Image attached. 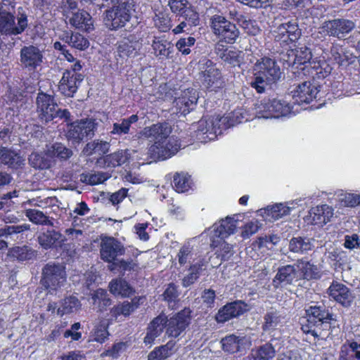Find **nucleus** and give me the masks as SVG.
Returning <instances> with one entry per match:
<instances>
[{
    "label": "nucleus",
    "mask_w": 360,
    "mask_h": 360,
    "mask_svg": "<svg viewBox=\"0 0 360 360\" xmlns=\"http://www.w3.org/2000/svg\"><path fill=\"white\" fill-rule=\"evenodd\" d=\"M337 206L354 207L360 205V195L340 193L338 195Z\"/></svg>",
    "instance_id": "54"
},
{
    "label": "nucleus",
    "mask_w": 360,
    "mask_h": 360,
    "mask_svg": "<svg viewBox=\"0 0 360 360\" xmlns=\"http://www.w3.org/2000/svg\"><path fill=\"white\" fill-rule=\"evenodd\" d=\"M129 158V154L127 150H118L105 158V162L108 167H115L125 163Z\"/></svg>",
    "instance_id": "55"
},
{
    "label": "nucleus",
    "mask_w": 360,
    "mask_h": 360,
    "mask_svg": "<svg viewBox=\"0 0 360 360\" xmlns=\"http://www.w3.org/2000/svg\"><path fill=\"white\" fill-rule=\"evenodd\" d=\"M276 355V349L271 343H265L255 347L244 360H272Z\"/></svg>",
    "instance_id": "36"
},
{
    "label": "nucleus",
    "mask_w": 360,
    "mask_h": 360,
    "mask_svg": "<svg viewBox=\"0 0 360 360\" xmlns=\"http://www.w3.org/2000/svg\"><path fill=\"white\" fill-rule=\"evenodd\" d=\"M190 313L189 309H184L169 319H167L166 334L173 338L180 335L189 324Z\"/></svg>",
    "instance_id": "16"
},
{
    "label": "nucleus",
    "mask_w": 360,
    "mask_h": 360,
    "mask_svg": "<svg viewBox=\"0 0 360 360\" xmlns=\"http://www.w3.org/2000/svg\"><path fill=\"white\" fill-rule=\"evenodd\" d=\"M112 7L106 11L105 23L110 30L124 27L131 17L134 8L133 0H110Z\"/></svg>",
    "instance_id": "4"
},
{
    "label": "nucleus",
    "mask_w": 360,
    "mask_h": 360,
    "mask_svg": "<svg viewBox=\"0 0 360 360\" xmlns=\"http://www.w3.org/2000/svg\"><path fill=\"white\" fill-rule=\"evenodd\" d=\"M238 221L233 217H227L215 223L210 229V236L226 238L233 234L237 228Z\"/></svg>",
    "instance_id": "29"
},
{
    "label": "nucleus",
    "mask_w": 360,
    "mask_h": 360,
    "mask_svg": "<svg viewBox=\"0 0 360 360\" xmlns=\"http://www.w3.org/2000/svg\"><path fill=\"white\" fill-rule=\"evenodd\" d=\"M181 145L176 137L172 136L165 141L154 143L148 149L150 157L158 160H165L174 155Z\"/></svg>",
    "instance_id": "10"
},
{
    "label": "nucleus",
    "mask_w": 360,
    "mask_h": 360,
    "mask_svg": "<svg viewBox=\"0 0 360 360\" xmlns=\"http://www.w3.org/2000/svg\"><path fill=\"white\" fill-rule=\"evenodd\" d=\"M333 208L326 204L313 207L309 211L307 220L314 225L323 226L331 221L333 217Z\"/></svg>",
    "instance_id": "22"
},
{
    "label": "nucleus",
    "mask_w": 360,
    "mask_h": 360,
    "mask_svg": "<svg viewBox=\"0 0 360 360\" xmlns=\"http://www.w3.org/2000/svg\"><path fill=\"white\" fill-rule=\"evenodd\" d=\"M247 305L242 301L229 303L221 308L215 316L218 323H224L243 314Z\"/></svg>",
    "instance_id": "27"
},
{
    "label": "nucleus",
    "mask_w": 360,
    "mask_h": 360,
    "mask_svg": "<svg viewBox=\"0 0 360 360\" xmlns=\"http://www.w3.org/2000/svg\"><path fill=\"white\" fill-rule=\"evenodd\" d=\"M298 277L297 267L292 265H286L278 269L272 283L275 288H278L292 283Z\"/></svg>",
    "instance_id": "31"
},
{
    "label": "nucleus",
    "mask_w": 360,
    "mask_h": 360,
    "mask_svg": "<svg viewBox=\"0 0 360 360\" xmlns=\"http://www.w3.org/2000/svg\"><path fill=\"white\" fill-rule=\"evenodd\" d=\"M200 78L207 88H219L222 84L219 70L210 60L204 58L199 61Z\"/></svg>",
    "instance_id": "9"
},
{
    "label": "nucleus",
    "mask_w": 360,
    "mask_h": 360,
    "mask_svg": "<svg viewBox=\"0 0 360 360\" xmlns=\"http://www.w3.org/2000/svg\"><path fill=\"white\" fill-rule=\"evenodd\" d=\"M222 117L228 118V122H226L227 129L236 124L252 120L251 115L243 108L236 109L229 115L223 116Z\"/></svg>",
    "instance_id": "50"
},
{
    "label": "nucleus",
    "mask_w": 360,
    "mask_h": 360,
    "mask_svg": "<svg viewBox=\"0 0 360 360\" xmlns=\"http://www.w3.org/2000/svg\"><path fill=\"white\" fill-rule=\"evenodd\" d=\"M123 245L116 238L110 236L101 238L100 244L101 258L108 263H115L117 257L124 254Z\"/></svg>",
    "instance_id": "12"
},
{
    "label": "nucleus",
    "mask_w": 360,
    "mask_h": 360,
    "mask_svg": "<svg viewBox=\"0 0 360 360\" xmlns=\"http://www.w3.org/2000/svg\"><path fill=\"white\" fill-rule=\"evenodd\" d=\"M204 266L205 265H199V263L198 262L191 266L188 268L189 273L185 276L182 280L183 286L188 287L189 285L193 284L199 278L200 271Z\"/></svg>",
    "instance_id": "58"
},
{
    "label": "nucleus",
    "mask_w": 360,
    "mask_h": 360,
    "mask_svg": "<svg viewBox=\"0 0 360 360\" xmlns=\"http://www.w3.org/2000/svg\"><path fill=\"white\" fill-rule=\"evenodd\" d=\"M215 52L223 62L233 67H239L243 61L244 53L243 51L234 48L227 49L221 41L217 43Z\"/></svg>",
    "instance_id": "23"
},
{
    "label": "nucleus",
    "mask_w": 360,
    "mask_h": 360,
    "mask_svg": "<svg viewBox=\"0 0 360 360\" xmlns=\"http://www.w3.org/2000/svg\"><path fill=\"white\" fill-rule=\"evenodd\" d=\"M110 291L115 296L129 297L134 292L133 288L124 280L115 279L109 284Z\"/></svg>",
    "instance_id": "46"
},
{
    "label": "nucleus",
    "mask_w": 360,
    "mask_h": 360,
    "mask_svg": "<svg viewBox=\"0 0 360 360\" xmlns=\"http://www.w3.org/2000/svg\"><path fill=\"white\" fill-rule=\"evenodd\" d=\"M42 61L43 54L38 47L30 45L21 49L20 63L24 68L34 71L41 65Z\"/></svg>",
    "instance_id": "19"
},
{
    "label": "nucleus",
    "mask_w": 360,
    "mask_h": 360,
    "mask_svg": "<svg viewBox=\"0 0 360 360\" xmlns=\"http://www.w3.org/2000/svg\"><path fill=\"white\" fill-rule=\"evenodd\" d=\"M301 31L296 22L291 21L280 25L276 30L275 39L281 43L288 44L300 38Z\"/></svg>",
    "instance_id": "26"
},
{
    "label": "nucleus",
    "mask_w": 360,
    "mask_h": 360,
    "mask_svg": "<svg viewBox=\"0 0 360 360\" xmlns=\"http://www.w3.org/2000/svg\"><path fill=\"white\" fill-rule=\"evenodd\" d=\"M210 27L213 33L220 40L227 43L233 44L238 38L240 32L236 25L231 23L225 17L214 15L210 18Z\"/></svg>",
    "instance_id": "7"
},
{
    "label": "nucleus",
    "mask_w": 360,
    "mask_h": 360,
    "mask_svg": "<svg viewBox=\"0 0 360 360\" xmlns=\"http://www.w3.org/2000/svg\"><path fill=\"white\" fill-rule=\"evenodd\" d=\"M254 80L251 86L257 93L264 92L266 86L279 79L281 72L276 62L267 57L258 60L253 68Z\"/></svg>",
    "instance_id": "1"
},
{
    "label": "nucleus",
    "mask_w": 360,
    "mask_h": 360,
    "mask_svg": "<svg viewBox=\"0 0 360 360\" xmlns=\"http://www.w3.org/2000/svg\"><path fill=\"white\" fill-rule=\"evenodd\" d=\"M96 123L91 120H82L68 126L66 137L72 143H79L84 138L94 134Z\"/></svg>",
    "instance_id": "11"
},
{
    "label": "nucleus",
    "mask_w": 360,
    "mask_h": 360,
    "mask_svg": "<svg viewBox=\"0 0 360 360\" xmlns=\"http://www.w3.org/2000/svg\"><path fill=\"white\" fill-rule=\"evenodd\" d=\"M176 258L181 266L190 267L196 262L199 265L205 264V259L198 254L192 240L187 241L179 248Z\"/></svg>",
    "instance_id": "15"
},
{
    "label": "nucleus",
    "mask_w": 360,
    "mask_h": 360,
    "mask_svg": "<svg viewBox=\"0 0 360 360\" xmlns=\"http://www.w3.org/2000/svg\"><path fill=\"white\" fill-rule=\"evenodd\" d=\"M210 239L211 245L215 249V253L221 260H228L233 255V245L226 243L224 240L225 238L210 236Z\"/></svg>",
    "instance_id": "40"
},
{
    "label": "nucleus",
    "mask_w": 360,
    "mask_h": 360,
    "mask_svg": "<svg viewBox=\"0 0 360 360\" xmlns=\"http://www.w3.org/2000/svg\"><path fill=\"white\" fill-rule=\"evenodd\" d=\"M30 164L36 169H46L49 167V162L42 155L32 153L29 157Z\"/></svg>",
    "instance_id": "61"
},
{
    "label": "nucleus",
    "mask_w": 360,
    "mask_h": 360,
    "mask_svg": "<svg viewBox=\"0 0 360 360\" xmlns=\"http://www.w3.org/2000/svg\"><path fill=\"white\" fill-rule=\"evenodd\" d=\"M138 120L139 118L136 115H132L128 118L122 119L112 124V129L110 134L111 135H116L118 137L125 136L129 133L131 124L136 122Z\"/></svg>",
    "instance_id": "42"
},
{
    "label": "nucleus",
    "mask_w": 360,
    "mask_h": 360,
    "mask_svg": "<svg viewBox=\"0 0 360 360\" xmlns=\"http://www.w3.org/2000/svg\"><path fill=\"white\" fill-rule=\"evenodd\" d=\"M39 245L44 249L51 248L53 245H61L65 241V237L55 230H47L40 233L38 236Z\"/></svg>",
    "instance_id": "35"
},
{
    "label": "nucleus",
    "mask_w": 360,
    "mask_h": 360,
    "mask_svg": "<svg viewBox=\"0 0 360 360\" xmlns=\"http://www.w3.org/2000/svg\"><path fill=\"white\" fill-rule=\"evenodd\" d=\"M307 319L302 323V330L306 334H311L315 338H323L324 332L329 330V321L332 320V314L324 309L316 305L306 309Z\"/></svg>",
    "instance_id": "2"
},
{
    "label": "nucleus",
    "mask_w": 360,
    "mask_h": 360,
    "mask_svg": "<svg viewBox=\"0 0 360 360\" xmlns=\"http://www.w3.org/2000/svg\"><path fill=\"white\" fill-rule=\"evenodd\" d=\"M297 205V202L294 201L275 203L268 205L265 208L260 209L258 212L264 220L274 221L289 215Z\"/></svg>",
    "instance_id": "14"
},
{
    "label": "nucleus",
    "mask_w": 360,
    "mask_h": 360,
    "mask_svg": "<svg viewBox=\"0 0 360 360\" xmlns=\"http://www.w3.org/2000/svg\"><path fill=\"white\" fill-rule=\"evenodd\" d=\"M60 38L72 47L79 50H84L89 46V40L79 33L70 34L65 32L63 33Z\"/></svg>",
    "instance_id": "43"
},
{
    "label": "nucleus",
    "mask_w": 360,
    "mask_h": 360,
    "mask_svg": "<svg viewBox=\"0 0 360 360\" xmlns=\"http://www.w3.org/2000/svg\"><path fill=\"white\" fill-rule=\"evenodd\" d=\"M297 272L300 271L299 276H303L306 279H317L321 277L319 268L309 262L301 261L297 265Z\"/></svg>",
    "instance_id": "45"
},
{
    "label": "nucleus",
    "mask_w": 360,
    "mask_h": 360,
    "mask_svg": "<svg viewBox=\"0 0 360 360\" xmlns=\"http://www.w3.org/2000/svg\"><path fill=\"white\" fill-rule=\"evenodd\" d=\"M319 90L318 86L310 82H304L291 91L294 103L297 104L309 103L316 96Z\"/></svg>",
    "instance_id": "21"
},
{
    "label": "nucleus",
    "mask_w": 360,
    "mask_h": 360,
    "mask_svg": "<svg viewBox=\"0 0 360 360\" xmlns=\"http://www.w3.org/2000/svg\"><path fill=\"white\" fill-rule=\"evenodd\" d=\"M11 257L19 260L25 261L30 259L32 256V252L27 246L14 247L9 251Z\"/></svg>",
    "instance_id": "60"
},
{
    "label": "nucleus",
    "mask_w": 360,
    "mask_h": 360,
    "mask_svg": "<svg viewBox=\"0 0 360 360\" xmlns=\"http://www.w3.org/2000/svg\"><path fill=\"white\" fill-rule=\"evenodd\" d=\"M36 104L39 118L43 122H48L57 117L64 118L65 120L70 118V112L66 109L59 108L54 98L51 95L39 92Z\"/></svg>",
    "instance_id": "6"
},
{
    "label": "nucleus",
    "mask_w": 360,
    "mask_h": 360,
    "mask_svg": "<svg viewBox=\"0 0 360 360\" xmlns=\"http://www.w3.org/2000/svg\"><path fill=\"white\" fill-rule=\"evenodd\" d=\"M248 343V340L245 337H238L235 335L226 336L221 340L223 349L231 354L241 351Z\"/></svg>",
    "instance_id": "39"
},
{
    "label": "nucleus",
    "mask_w": 360,
    "mask_h": 360,
    "mask_svg": "<svg viewBox=\"0 0 360 360\" xmlns=\"http://www.w3.org/2000/svg\"><path fill=\"white\" fill-rule=\"evenodd\" d=\"M262 224L259 221L253 219L248 222H247L244 226L241 233V236L243 238H248L253 234L256 233L258 230L260 229Z\"/></svg>",
    "instance_id": "62"
},
{
    "label": "nucleus",
    "mask_w": 360,
    "mask_h": 360,
    "mask_svg": "<svg viewBox=\"0 0 360 360\" xmlns=\"http://www.w3.org/2000/svg\"><path fill=\"white\" fill-rule=\"evenodd\" d=\"M81 307V304L77 297L70 296L65 297L62 302L60 306L58 309V314L63 316L65 314H70L76 311Z\"/></svg>",
    "instance_id": "52"
},
{
    "label": "nucleus",
    "mask_w": 360,
    "mask_h": 360,
    "mask_svg": "<svg viewBox=\"0 0 360 360\" xmlns=\"http://www.w3.org/2000/svg\"><path fill=\"white\" fill-rule=\"evenodd\" d=\"M107 328L108 323L105 321H101L95 325L91 332L89 341H94L99 343L104 342L109 335Z\"/></svg>",
    "instance_id": "49"
},
{
    "label": "nucleus",
    "mask_w": 360,
    "mask_h": 360,
    "mask_svg": "<svg viewBox=\"0 0 360 360\" xmlns=\"http://www.w3.org/2000/svg\"><path fill=\"white\" fill-rule=\"evenodd\" d=\"M27 27V18L21 15L18 18V24L15 23V17L8 12H0V32L9 35L21 34Z\"/></svg>",
    "instance_id": "13"
},
{
    "label": "nucleus",
    "mask_w": 360,
    "mask_h": 360,
    "mask_svg": "<svg viewBox=\"0 0 360 360\" xmlns=\"http://www.w3.org/2000/svg\"><path fill=\"white\" fill-rule=\"evenodd\" d=\"M292 55L295 56L292 65L297 69L304 70L308 68L311 58V52L307 46H300L295 50H291Z\"/></svg>",
    "instance_id": "38"
},
{
    "label": "nucleus",
    "mask_w": 360,
    "mask_h": 360,
    "mask_svg": "<svg viewBox=\"0 0 360 360\" xmlns=\"http://www.w3.org/2000/svg\"><path fill=\"white\" fill-rule=\"evenodd\" d=\"M154 53L160 58H169L174 51L173 44L163 37H154L152 42Z\"/></svg>",
    "instance_id": "37"
},
{
    "label": "nucleus",
    "mask_w": 360,
    "mask_h": 360,
    "mask_svg": "<svg viewBox=\"0 0 360 360\" xmlns=\"http://www.w3.org/2000/svg\"><path fill=\"white\" fill-rule=\"evenodd\" d=\"M66 282V274L63 266L46 264L43 269L41 283L51 294L63 287Z\"/></svg>",
    "instance_id": "8"
},
{
    "label": "nucleus",
    "mask_w": 360,
    "mask_h": 360,
    "mask_svg": "<svg viewBox=\"0 0 360 360\" xmlns=\"http://www.w3.org/2000/svg\"><path fill=\"white\" fill-rule=\"evenodd\" d=\"M127 348V343L120 342L114 344L111 349L103 352L101 354V356H111L112 358H117L121 354L126 351Z\"/></svg>",
    "instance_id": "63"
},
{
    "label": "nucleus",
    "mask_w": 360,
    "mask_h": 360,
    "mask_svg": "<svg viewBox=\"0 0 360 360\" xmlns=\"http://www.w3.org/2000/svg\"><path fill=\"white\" fill-rule=\"evenodd\" d=\"M195 39L193 37L180 39L176 44L177 49L184 55H188L191 53L190 47L193 46Z\"/></svg>",
    "instance_id": "64"
},
{
    "label": "nucleus",
    "mask_w": 360,
    "mask_h": 360,
    "mask_svg": "<svg viewBox=\"0 0 360 360\" xmlns=\"http://www.w3.org/2000/svg\"><path fill=\"white\" fill-rule=\"evenodd\" d=\"M340 353L345 354L353 360H360V342L357 340H347L341 347Z\"/></svg>",
    "instance_id": "48"
},
{
    "label": "nucleus",
    "mask_w": 360,
    "mask_h": 360,
    "mask_svg": "<svg viewBox=\"0 0 360 360\" xmlns=\"http://www.w3.org/2000/svg\"><path fill=\"white\" fill-rule=\"evenodd\" d=\"M83 80L82 75H75L72 71H65L58 84V90L65 96H72Z\"/></svg>",
    "instance_id": "25"
},
{
    "label": "nucleus",
    "mask_w": 360,
    "mask_h": 360,
    "mask_svg": "<svg viewBox=\"0 0 360 360\" xmlns=\"http://www.w3.org/2000/svg\"><path fill=\"white\" fill-rule=\"evenodd\" d=\"M141 48V43L134 35L124 38L117 44L118 56L122 59L135 57Z\"/></svg>",
    "instance_id": "28"
},
{
    "label": "nucleus",
    "mask_w": 360,
    "mask_h": 360,
    "mask_svg": "<svg viewBox=\"0 0 360 360\" xmlns=\"http://www.w3.org/2000/svg\"><path fill=\"white\" fill-rule=\"evenodd\" d=\"M354 27V23L352 20L335 19L325 22L320 27V33L323 32L325 35L341 38L352 31Z\"/></svg>",
    "instance_id": "17"
},
{
    "label": "nucleus",
    "mask_w": 360,
    "mask_h": 360,
    "mask_svg": "<svg viewBox=\"0 0 360 360\" xmlns=\"http://www.w3.org/2000/svg\"><path fill=\"white\" fill-rule=\"evenodd\" d=\"M198 99V94L195 89H188L182 91L181 96L174 101V112L186 115L195 108Z\"/></svg>",
    "instance_id": "18"
},
{
    "label": "nucleus",
    "mask_w": 360,
    "mask_h": 360,
    "mask_svg": "<svg viewBox=\"0 0 360 360\" xmlns=\"http://www.w3.org/2000/svg\"><path fill=\"white\" fill-rule=\"evenodd\" d=\"M25 214L29 220L35 224L52 225V223L49 221L48 217L40 210L27 209L25 210Z\"/></svg>",
    "instance_id": "57"
},
{
    "label": "nucleus",
    "mask_w": 360,
    "mask_h": 360,
    "mask_svg": "<svg viewBox=\"0 0 360 360\" xmlns=\"http://www.w3.org/2000/svg\"><path fill=\"white\" fill-rule=\"evenodd\" d=\"M109 177V174L104 172L82 173L80 174V181L87 184L96 185L103 183Z\"/></svg>",
    "instance_id": "56"
},
{
    "label": "nucleus",
    "mask_w": 360,
    "mask_h": 360,
    "mask_svg": "<svg viewBox=\"0 0 360 360\" xmlns=\"http://www.w3.org/2000/svg\"><path fill=\"white\" fill-rule=\"evenodd\" d=\"M226 122L228 118L219 115L205 116L192 125L194 137L202 143L213 141L227 129Z\"/></svg>",
    "instance_id": "3"
},
{
    "label": "nucleus",
    "mask_w": 360,
    "mask_h": 360,
    "mask_svg": "<svg viewBox=\"0 0 360 360\" xmlns=\"http://www.w3.org/2000/svg\"><path fill=\"white\" fill-rule=\"evenodd\" d=\"M167 317L165 314H160L155 318L150 323L146 335L144 338V343L146 345L150 347L158 337L163 332L166 327Z\"/></svg>",
    "instance_id": "32"
},
{
    "label": "nucleus",
    "mask_w": 360,
    "mask_h": 360,
    "mask_svg": "<svg viewBox=\"0 0 360 360\" xmlns=\"http://www.w3.org/2000/svg\"><path fill=\"white\" fill-rule=\"evenodd\" d=\"M70 24L76 29L89 32L93 30V22L91 15L85 11L72 12L69 18Z\"/></svg>",
    "instance_id": "34"
},
{
    "label": "nucleus",
    "mask_w": 360,
    "mask_h": 360,
    "mask_svg": "<svg viewBox=\"0 0 360 360\" xmlns=\"http://www.w3.org/2000/svg\"><path fill=\"white\" fill-rule=\"evenodd\" d=\"M30 229V225L23 224L21 225L5 226L0 229V238H8L13 234H18Z\"/></svg>",
    "instance_id": "59"
},
{
    "label": "nucleus",
    "mask_w": 360,
    "mask_h": 360,
    "mask_svg": "<svg viewBox=\"0 0 360 360\" xmlns=\"http://www.w3.org/2000/svg\"><path fill=\"white\" fill-rule=\"evenodd\" d=\"M46 154L51 158H56L60 161H65L71 158L73 152L61 143H55L47 146Z\"/></svg>",
    "instance_id": "41"
},
{
    "label": "nucleus",
    "mask_w": 360,
    "mask_h": 360,
    "mask_svg": "<svg viewBox=\"0 0 360 360\" xmlns=\"http://www.w3.org/2000/svg\"><path fill=\"white\" fill-rule=\"evenodd\" d=\"M191 176L185 172L176 173L174 176V188L178 193H184L191 186Z\"/></svg>",
    "instance_id": "51"
},
{
    "label": "nucleus",
    "mask_w": 360,
    "mask_h": 360,
    "mask_svg": "<svg viewBox=\"0 0 360 360\" xmlns=\"http://www.w3.org/2000/svg\"><path fill=\"white\" fill-rule=\"evenodd\" d=\"M172 133L171 126L167 123H157L146 127L142 131V135L154 141V143L164 141L166 139L170 138Z\"/></svg>",
    "instance_id": "24"
},
{
    "label": "nucleus",
    "mask_w": 360,
    "mask_h": 360,
    "mask_svg": "<svg viewBox=\"0 0 360 360\" xmlns=\"http://www.w3.org/2000/svg\"><path fill=\"white\" fill-rule=\"evenodd\" d=\"M254 112L257 118L276 119L290 115L292 106L284 100L263 99L255 105Z\"/></svg>",
    "instance_id": "5"
},
{
    "label": "nucleus",
    "mask_w": 360,
    "mask_h": 360,
    "mask_svg": "<svg viewBox=\"0 0 360 360\" xmlns=\"http://www.w3.org/2000/svg\"><path fill=\"white\" fill-rule=\"evenodd\" d=\"M328 291L329 296L342 306H350L353 297L349 288L344 284L334 281L330 285Z\"/></svg>",
    "instance_id": "30"
},
{
    "label": "nucleus",
    "mask_w": 360,
    "mask_h": 360,
    "mask_svg": "<svg viewBox=\"0 0 360 360\" xmlns=\"http://www.w3.org/2000/svg\"><path fill=\"white\" fill-rule=\"evenodd\" d=\"M309 68L311 77L317 79H322L327 77L331 72L332 68L326 60H312L309 63Z\"/></svg>",
    "instance_id": "44"
},
{
    "label": "nucleus",
    "mask_w": 360,
    "mask_h": 360,
    "mask_svg": "<svg viewBox=\"0 0 360 360\" xmlns=\"http://www.w3.org/2000/svg\"><path fill=\"white\" fill-rule=\"evenodd\" d=\"M25 159L17 151L6 148H0V162L11 168L18 169L24 165Z\"/></svg>",
    "instance_id": "33"
},
{
    "label": "nucleus",
    "mask_w": 360,
    "mask_h": 360,
    "mask_svg": "<svg viewBox=\"0 0 360 360\" xmlns=\"http://www.w3.org/2000/svg\"><path fill=\"white\" fill-rule=\"evenodd\" d=\"M263 330L272 337L281 333V328L286 323L285 316L283 313L274 309H269L264 316Z\"/></svg>",
    "instance_id": "20"
},
{
    "label": "nucleus",
    "mask_w": 360,
    "mask_h": 360,
    "mask_svg": "<svg viewBox=\"0 0 360 360\" xmlns=\"http://www.w3.org/2000/svg\"><path fill=\"white\" fill-rule=\"evenodd\" d=\"M91 300L94 305H97L98 310L102 311L111 304V300L105 290L99 288L91 294Z\"/></svg>",
    "instance_id": "53"
},
{
    "label": "nucleus",
    "mask_w": 360,
    "mask_h": 360,
    "mask_svg": "<svg viewBox=\"0 0 360 360\" xmlns=\"http://www.w3.org/2000/svg\"><path fill=\"white\" fill-rule=\"evenodd\" d=\"M314 247L309 238L297 237L292 238L289 243V249L295 253H304L311 250Z\"/></svg>",
    "instance_id": "47"
}]
</instances>
